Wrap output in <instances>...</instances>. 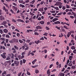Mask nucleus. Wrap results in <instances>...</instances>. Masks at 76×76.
I'll return each instance as SVG.
<instances>
[{
  "mask_svg": "<svg viewBox=\"0 0 76 76\" xmlns=\"http://www.w3.org/2000/svg\"><path fill=\"white\" fill-rule=\"evenodd\" d=\"M2 9L3 10H4L6 12V14H7V15H8L9 14V12H8V10L7 9H6V7H5V6L4 5L3 6V7L2 8Z\"/></svg>",
  "mask_w": 76,
  "mask_h": 76,
  "instance_id": "1",
  "label": "nucleus"
},
{
  "mask_svg": "<svg viewBox=\"0 0 76 76\" xmlns=\"http://www.w3.org/2000/svg\"><path fill=\"white\" fill-rule=\"evenodd\" d=\"M24 46L25 48V47L26 48H25V51L28 50L29 49V47H28V45L26 43H25V44L24 45Z\"/></svg>",
  "mask_w": 76,
  "mask_h": 76,
  "instance_id": "2",
  "label": "nucleus"
},
{
  "mask_svg": "<svg viewBox=\"0 0 76 76\" xmlns=\"http://www.w3.org/2000/svg\"><path fill=\"white\" fill-rule=\"evenodd\" d=\"M15 64L16 66H18L19 65V62L17 61H14Z\"/></svg>",
  "mask_w": 76,
  "mask_h": 76,
  "instance_id": "3",
  "label": "nucleus"
},
{
  "mask_svg": "<svg viewBox=\"0 0 76 76\" xmlns=\"http://www.w3.org/2000/svg\"><path fill=\"white\" fill-rule=\"evenodd\" d=\"M16 39H13L11 40L10 41H9L11 43V44H12L14 42H15V41H16Z\"/></svg>",
  "mask_w": 76,
  "mask_h": 76,
  "instance_id": "4",
  "label": "nucleus"
},
{
  "mask_svg": "<svg viewBox=\"0 0 76 76\" xmlns=\"http://www.w3.org/2000/svg\"><path fill=\"white\" fill-rule=\"evenodd\" d=\"M6 65H10L11 64V61L10 60L7 61L6 63Z\"/></svg>",
  "mask_w": 76,
  "mask_h": 76,
  "instance_id": "5",
  "label": "nucleus"
},
{
  "mask_svg": "<svg viewBox=\"0 0 76 76\" xmlns=\"http://www.w3.org/2000/svg\"><path fill=\"white\" fill-rule=\"evenodd\" d=\"M50 69H49L47 71V74L48 76H50V75H51V72H50Z\"/></svg>",
  "mask_w": 76,
  "mask_h": 76,
  "instance_id": "6",
  "label": "nucleus"
},
{
  "mask_svg": "<svg viewBox=\"0 0 76 76\" xmlns=\"http://www.w3.org/2000/svg\"><path fill=\"white\" fill-rule=\"evenodd\" d=\"M6 21L7 22L8 25L9 26H11V23L10 22V21L8 20H6Z\"/></svg>",
  "mask_w": 76,
  "mask_h": 76,
  "instance_id": "7",
  "label": "nucleus"
},
{
  "mask_svg": "<svg viewBox=\"0 0 76 76\" xmlns=\"http://www.w3.org/2000/svg\"><path fill=\"white\" fill-rule=\"evenodd\" d=\"M17 21L18 22H23V23H24V20H21V19H18L17 20Z\"/></svg>",
  "mask_w": 76,
  "mask_h": 76,
  "instance_id": "8",
  "label": "nucleus"
},
{
  "mask_svg": "<svg viewBox=\"0 0 76 76\" xmlns=\"http://www.w3.org/2000/svg\"><path fill=\"white\" fill-rule=\"evenodd\" d=\"M7 72L6 71H4L3 73L2 74V76H6V75H7Z\"/></svg>",
  "mask_w": 76,
  "mask_h": 76,
  "instance_id": "9",
  "label": "nucleus"
},
{
  "mask_svg": "<svg viewBox=\"0 0 76 76\" xmlns=\"http://www.w3.org/2000/svg\"><path fill=\"white\" fill-rule=\"evenodd\" d=\"M4 19V16L1 15L0 16V20H3Z\"/></svg>",
  "mask_w": 76,
  "mask_h": 76,
  "instance_id": "10",
  "label": "nucleus"
},
{
  "mask_svg": "<svg viewBox=\"0 0 76 76\" xmlns=\"http://www.w3.org/2000/svg\"><path fill=\"white\" fill-rule=\"evenodd\" d=\"M35 43H36L37 44H38L39 43H41V41H39V40H38V41H34Z\"/></svg>",
  "mask_w": 76,
  "mask_h": 76,
  "instance_id": "11",
  "label": "nucleus"
},
{
  "mask_svg": "<svg viewBox=\"0 0 76 76\" xmlns=\"http://www.w3.org/2000/svg\"><path fill=\"white\" fill-rule=\"evenodd\" d=\"M36 29H42V27L40 26H37L36 27Z\"/></svg>",
  "mask_w": 76,
  "mask_h": 76,
  "instance_id": "12",
  "label": "nucleus"
},
{
  "mask_svg": "<svg viewBox=\"0 0 76 76\" xmlns=\"http://www.w3.org/2000/svg\"><path fill=\"white\" fill-rule=\"evenodd\" d=\"M1 57H2V58H6V55H3V54H1Z\"/></svg>",
  "mask_w": 76,
  "mask_h": 76,
  "instance_id": "13",
  "label": "nucleus"
},
{
  "mask_svg": "<svg viewBox=\"0 0 76 76\" xmlns=\"http://www.w3.org/2000/svg\"><path fill=\"white\" fill-rule=\"evenodd\" d=\"M12 50H13L14 51L12 52L13 53H16V49H15L14 48H12Z\"/></svg>",
  "mask_w": 76,
  "mask_h": 76,
  "instance_id": "14",
  "label": "nucleus"
},
{
  "mask_svg": "<svg viewBox=\"0 0 76 76\" xmlns=\"http://www.w3.org/2000/svg\"><path fill=\"white\" fill-rule=\"evenodd\" d=\"M19 41L20 43H21V44L23 43V44H25V42L22 41V40H21L19 39Z\"/></svg>",
  "mask_w": 76,
  "mask_h": 76,
  "instance_id": "15",
  "label": "nucleus"
},
{
  "mask_svg": "<svg viewBox=\"0 0 76 76\" xmlns=\"http://www.w3.org/2000/svg\"><path fill=\"white\" fill-rule=\"evenodd\" d=\"M39 11L40 12H43L44 11V8L43 7L39 9Z\"/></svg>",
  "mask_w": 76,
  "mask_h": 76,
  "instance_id": "16",
  "label": "nucleus"
},
{
  "mask_svg": "<svg viewBox=\"0 0 76 76\" xmlns=\"http://www.w3.org/2000/svg\"><path fill=\"white\" fill-rule=\"evenodd\" d=\"M37 61V59H35L32 62L33 64H35V63Z\"/></svg>",
  "mask_w": 76,
  "mask_h": 76,
  "instance_id": "17",
  "label": "nucleus"
},
{
  "mask_svg": "<svg viewBox=\"0 0 76 76\" xmlns=\"http://www.w3.org/2000/svg\"><path fill=\"white\" fill-rule=\"evenodd\" d=\"M20 7H21L22 8H24V7H25V6L24 5H23L22 4H20L19 5Z\"/></svg>",
  "mask_w": 76,
  "mask_h": 76,
  "instance_id": "18",
  "label": "nucleus"
},
{
  "mask_svg": "<svg viewBox=\"0 0 76 76\" xmlns=\"http://www.w3.org/2000/svg\"><path fill=\"white\" fill-rule=\"evenodd\" d=\"M4 32L5 33H7L8 32V30L5 28L4 29Z\"/></svg>",
  "mask_w": 76,
  "mask_h": 76,
  "instance_id": "19",
  "label": "nucleus"
},
{
  "mask_svg": "<svg viewBox=\"0 0 76 76\" xmlns=\"http://www.w3.org/2000/svg\"><path fill=\"white\" fill-rule=\"evenodd\" d=\"M55 24H60V22L59 21H57L54 22Z\"/></svg>",
  "mask_w": 76,
  "mask_h": 76,
  "instance_id": "20",
  "label": "nucleus"
},
{
  "mask_svg": "<svg viewBox=\"0 0 76 76\" xmlns=\"http://www.w3.org/2000/svg\"><path fill=\"white\" fill-rule=\"evenodd\" d=\"M45 22H44V21H40L39 22V23L40 24H41V25H44V24Z\"/></svg>",
  "mask_w": 76,
  "mask_h": 76,
  "instance_id": "21",
  "label": "nucleus"
},
{
  "mask_svg": "<svg viewBox=\"0 0 76 76\" xmlns=\"http://www.w3.org/2000/svg\"><path fill=\"white\" fill-rule=\"evenodd\" d=\"M10 57L12 58L13 59L14 57V55L13 53H12L11 55H10Z\"/></svg>",
  "mask_w": 76,
  "mask_h": 76,
  "instance_id": "22",
  "label": "nucleus"
},
{
  "mask_svg": "<svg viewBox=\"0 0 76 76\" xmlns=\"http://www.w3.org/2000/svg\"><path fill=\"white\" fill-rule=\"evenodd\" d=\"M58 19L57 18H54L53 20V22H55V21H56V20H58Z\"/></svg>",
  "mask_w": 76,
  "mask_h": 76,
  "instance_id": "23",
  "label": "nucleus"
},
{
  "mask_svg": "<svg viewBox=\"0 0 76 76\" xmlns=\"http://www.w3.org/2000/svg\"><path fill=\"white\" fill-rule=\"evenodd\" d=\"M38 66V65H35L34 66H32L31 67H32V68H35V67H37Z\"/></svg>",
  "mask_w": 76,
  "mask_h": 76,
  "instance_id": "24",
  "label": "nucleus"
},
{
  "mask_svg": "<svg viewBox=\"0 0 76 76\" xmlns=\"http://www.w3.org/2000/svg\"><path fill=\"white\" fill-rule=\"evenodd\" d=\"M71 35V33L69 32L67 34V37L68 38H69L70 37V36Z\"/></svg>",
  "mask_w": 76,
  "mask_h": 76,
  "instance_id": "25",
  "label": "nucleus"
},
{
  "mask_svg": "<svg viewBox=\"0 0 76 76\" xmlns=\"http://www.w3.org/2000/svg\"><path fill=\"white\" fill-rule=\"evenodd\" d=\"M57 68H61V64H59V65L57 66Z\"/></svg>",
  "mask_w": 76,
  "mask_h": 76,
  "instance_id": "26",
  "label": "nucleus"
},
{
  "mask_svg": "<svg viewBox=\"0 0 76 76\" xmlns=\"http://www.w3.org/2000/svg\"><path fill=\"white\" fill-rule=\"evenodd\" d=\"M73 56H70L69 57V58L70 60H72V58H73Z\"/></svg>",
  "mask_w": 76,
  "mask_h": 76,
  "instance_id": "27",
  "label": "nucleus"
},
{
  "mask_svg": "<svg viewBox=\"0 0 76 76\" xmlns=\"http://www.w3.org/2000/svg\"><path fill=\"white\" fill-rule=\"evenodd\" d=\"M35 72L36 74H38L39 73V70L38 69H36L35 70Z\"/></svg>",
  "mask_w": 76,
  "mask_h": 76,
  "instance_id": "28",
  "label": "nucleus"
},
{
  "mask_svg": "<svg viewBox=\"0 0 76 76\" xmlns=\"http://www.w3.org/2000/svg\"><path fill=\"white\" fill-rule=\"evenodd\" d=\"M71 48L72 50H75L76 48L74 46H72V47Z\"/></svg>",
  "mask_w": 76,
  "mask_h": 76,
  "instance_id": "29",
  "label": "nucleus"
},
{
  "mask_svg": "<svg viewBox=\"0 0 76 76\" xmlns=\"http://www.w3.org/2000/svg\"><path fill=\"white\" fill-rule=\"evenodd\" d=\"M2 24L3 25H6V24H7V22L6 21H4L2 23Z\"/></svg>",
  "mask_w": 76,
  "mask_h": 76,
  "instance_id": "30",
  "label": "nucleus"
},
{
  "mask_svg": "<svg viewBox=\"0 0 76 76\" xmlns=\"http://www.w3.org/2000/svg\"><path fill=\"white\" fill-rule=\"evenodd\" d=\"M35 1L33 0L31 2H30V3L31 4H34V3H35Z\"/></svg>",
  "mask_w": 76,
  "mask_h": 76,
  "instance_id": "31",
  "label": "nucleus"
},
{
  "mask_svg": "<svg viewBox=\"0 0 76 76\" xmlns=\"http://www.w3.org/2000/svg\"><path fill=\"white\" fill-rule=\"evenodd\" d=\"M14 48H15V49L16 50H19V48H18V47H17V46H16V45H15L14 46Z\"/></svg>",
  "mask_w": 76,
  "mask_h": 76,
  "instance_id": "32",
  "label": "nucleus"
},
{
  "mask_svg": "<svg viewBox=\"0 0 76 76\" xmlns=\"http://www.w3.org/2000/svg\"><path fill=\"white\" fill-rule=\"evenodd\" d=\"M21 75H22V72H19L18 75V76H21Z\"/></svg>",
  "mask_w": 76,
  "mask_h": 76,
  "instance_id": "33",
  "label": "nucleus"
},
{
  "mask_svg": "<svg viewBox=\"0 0 76 76\" xmlns=\"http://www.w3.org/2000/svg\"><path fill=\"white\" fill-rule=\"evenodd\" d=\"M69 72V70H66L64 72V73H67Z\"/></svg>",
  "mask_w": 76,
  "mask_h": 76,
  "instance_id": "34",
  "label": "nucleus"
},
{
  "mask_svg": "<svg viewBox=\"0 0 76 76\" xmlns=\"http://www.w3.org/2000/svg\"><path fill=\"white\" fill-rule=\"evenodd\" d=\"M12 22H14V23H15V22H16V20H15L14 19H12Z\"/></svg>",
  "mask_w": 76,
  "mask_h": 76,
  "instance_id": "35",
  "label": "nucleus"
},
{
  "mask_svg": "<svg viewBox=\"0 0 76 76\" xmlns=\"http://www.w3.org/2000/svg\"><path fill=\"white\" fill-rule=\"evenodd\" d=\"M6 38H10V36L8 34H6V36H5Z\"/></svg>",
  "mask_w": 76,
  "mask_h": 76,
  "instance_id": "36",
  "label": "nucleus"
},
{
  "mask_svg": "<svg viewBox=\"0 0 76 76\" xmlns=\"http://www.w3.org/2000/svg\"><path fill=\"white\" fill-rule=\"evenodd\" d=\"M73 64H72V62H70L69 64V66H72Z\"/></svg>",
  "mask_w": 76,
  "mask_h": 76,
  "instance_id": "37",
  "label": "nucleus"
},
{
  "mask_svg": "<svg viewBox=\"0 0 76 76\" xmlns=\"http://www.w3.org/2000/svg\"><path fill=\"white\" fill-rule=\"evenodd\" d=\"M7 60H10V56H8L6 58Z\"/></svg>",
  "mask_w": 76,
  "mask_h": 76,
  "instance_id": "38",
  "label": "nucleus"
},
{
  "mask_svg": "<svg viewBox=\"0 0 76 76\" xmlns=\"http://www.w3.org/2000/svg\"><path fill=\"white\" fill-rule=\"evenodd\" d=\"M64 28H65L66 29H69V28H67V27L66 26H64Z\"/></svg>",
  "mask_w": 76,
  "mask_h": 76,
  "instance_id": "39",
  "label": "nucleus"
},
{
  "mask_svg": "<svg viewBox=\"0 0 76 76\" xmlns=\"http://www.w3.org/2000/svg\"><path fill=\"white\" fill-rule=\"evenodd\" d=\"M66 9H69V8H70V6H69V5L66 4Z\"/></svg>",
  "mask_w": 76,
  "mask_h": 76,
  "instance_id": "40",
  "label": "nucleus"
},
{
  "mask_svg": "<svg viewBox=\"0 0 76 76\" xmlns=\"http://www.w3.org/2000/svg\"><path fill=\"white\" fill-rule=\"evenodd\" d=\"M10 11L12 14L13 13L14 14H15V13L14 12V11H13V10H12V9H11L10 10Z\"/></svg>",
  "mask_w": 76,
  "mask_h": 76,
  "instance_id": "41",
  "label": "nucleus"
},
{
  "mask_svg": "<svg viewBox=\"0 0 76 76\" xmlns=\"http://www.w3.org/2000/svg\"><path fill=\"white\" fill-rule=\"evenodd\" d=\"M44 1H41V2H40V4L41 5H42V4H44Z\"/></svg>",
  "mask_w": 76,
  "mask_h": 76,
  "instance_id": "42",
  "label": "nucleus"
},
{
  "mask_svg": "<svg viewBox=\"0 0 76 76\" xmlns=\"http://www.w3.org/2000/svg\"><path fill=\"white\" fill-rule=\"evenodd\" d=\"M57 4H62V3H61L60 2H58L57 3L55 4V5H58Z\"/></svg>",
  "mask_w": 76,
  "mask_h": 76,
  "instance_id": "43",
  "label": "nucleus"
},
{
  "mask_svg": "<svg viewBox=\"0 0 76 76\" xmlns=\"http://www.w3.org/2000/svg\"><path fill=\"white\" fill-rule=\"evenodd\" d=\"M19 3H22L23 2V0H19L18 1Z\"/></svg>",
  "mask_w": 76,
  "mask_h": 76,
  "instance_id": "44",
  "label": "nucleus"
},
{
  "mask_svg": "<svg viewBox=\"0 0 76 76\" xmlns=\"http://www.w3.org/2000/svg\"><path fill=\"white\" fill-rule=\"evenodd\" d=\"M0 33L1 34H3V31L1 29H0Z\"/></svg>",
  "mask_w": 76,
  "mask_h": 76,
  "instance_id": "45",
  "label": "nucleus"
},
{
  "mask_svg": "<svg viewBox=\"0 0 76 76\" xmlns=\"http://www.w3.org/2000/svg\"><path fill=\"white\" fill-rule=\"evenodd\" d=\"M62 14H63V12H62L61 13H58L57 14V15H58V16H60V15H62Z\"/></svg>",
  "mask_w": 76,
  "mask_h": 76,
  "instance_id": "46",
  "label": "nucleus"
},
{
  "mask_svg": "<svg viewBox=\"0 0 76 76\" xmlns=\"http://www.w3.org/2000/svg\"><path fill=\"white\" fill-rule=\"evenodd\" d=\"M60 76H64V74L63 73H61L60 75Z\"/></svg>",
  "mask_w": 76,
  "mask_h": 76,
  "instance_id": "47",
  "label": "nucleus"
},
{
  "mask_svg": "<svg viewBox=\"0 0 76 76\" xmlns=\"http://www.w3.org/2000/svg\"><path fill=\"white\" fill-rule=\"evenodd\" d=\"M75 68H76V67H75V66L74 65L73 66H72L71 67V69H74Z\"/></svg>",
  "mask_w": 76,
  "mask_h": 76,
  "instance_id": "48",
  "label": "nucleus"
},
{
  "mask_svg": "<svg viewBox=\"0 0 76 76\" xmlns=\"http://www.w3.org/2000/svg\"><path fill=\"white\" fill-rule=\"evenodd\" d=\"M27 75H28L29 76H30L31 75V73L29 72H27L26 73Z\"/></svg>",
  "mask_w": 76,
  "mask_h": 76,
  "instance_id": "49",
  "label": "nucleus"
},
{
  "mask_svg": "<svg viewBox=\"0 0 76 76\" xmlns=\"http://www.w3.org/2000/svg\"><path fill=\"white\" fill-rule=\"evenodd\" d=\"M16 35L18 37H19L20 36V34L19 33H17Z\"/></svg>",
  "mask_w": 76,
  "mask_h": 76,
  "instance_id": "50",
  "label": "nucleus"
},
{
  "mask_svg": "<svg viewBox=\"0 0 76 76\" xmlns=\"http://www.w3.org/2000/svg\"><path fill=\"white\" fill-rule=\"evenodd\" d=\"M12 8H13L14 9H15V10L17 9V7L15 6H12Z\"/></svg>",
  "mask_w": 76,
  "mask_h": 76,
  "instance_id": "51",
  "label": "nucleus"
},
{
  "mask_svg": "<svg viewBox=\"0 0 76 76\" xmlns=\"http://www.w3.org/2000/svg\"><path fill=\"white\" fill-rule=\"evenodd\" d=\"M23 63H26V60H25V59H23Z\"/></svg>",
  "mask_w": 76,
  "mask_h": 76,
  "instance_id": "52",
  "label": "nucleus"
},
{
  "mask_svg": "<svg viewBox=\"0 0 76 76\" xmlns=\"http://www.w3.org/2000/svg\"><path fill=\"white\" fill-rule=\"evenodd\" d=\"M64 25H67L68 26H69L70 25V24H68L66 22H64Z\"/></svg>",
  "mask_w": 76,
  "mask_h": 76,
  "instance_id": "53",
  "label": "nucleus"
},
{
  "mask_svg": "<svg viewBox=\"0 0 76 76\" xmlns=\"http://www.w3.org/2000/svg\"><path fill=\"white\" fill-rule=\"evenodd\" d=\"M48 34L47 32H45L44 34H43V35H46V36H47V35Z\"/></svg>",
  "mask_w": 76,
  "mask_h": 76,
  "instance_id": "54",
  "label": "nucleus"
},
{
  "mask_svg": "<svg viewBox=\"0 0 76 76\" xmlns=\"http://www.w3.org/2000/svg\"><path fill=\"white\" fill-rule=\"evenodd\" d=\"M57 69H53L51 71V72H56V71Z\"/></svg>",
  "mask_w": 76,
  "mask_h": 76,
  "instance_id": "55",
  "label": "nucleus"
},
{
  "mask_svg": "<svg viewBox=\"0 0 76 76\" xmlns=\"http://www.w3.org/2000/svg\"><path fill=\"white\" fill-rule=\"evenodd\" d=\"M61 32H64L65 31V30H64V29H61Z\"/></svg>",
  "mask_w": 76,
  "mask_h": 76,
  "instance_id": "56",
  "label": "nucleus"
},
{
  "mask_svg": "<svg viewBox=\"0 0 76 76\" xmlns=\"http://www.w3.org/2000/svg\"><path fill=\"white\" fill-rule=\"evenodd\" d=\"M34 35H39V33H38V32H34Z\"/></svg>",
  "mask_w": 76,
  "mask_h": 76,
  "instance_id": "57",
  "label": "nucleus"
},
{
  "mask_svg": "<svg viewBox=\"0 0 76 76\" xmlns=\"http://www.w3.org/2000/svg\"><path fill=\"white\" fill-rule=\"evenodd\" d=\"M55 9L56 10H59V9L58 8V7H56L55 8Z\"/></svg>",
  "mask_w": 76,
  "mask_h": 76,
  "instance_id": "58",
  "label": "nucleus"
},
{
  "mask_svg": "<svg viewBox=\"0 0 76 76\" xmlns=\"http://www.w3.org/2000/svg\"><path fill=\"white\" fill-rule=\"evenodd\" d=\"M30 41H31V40L28 39L26 41V42H27L28 43H29V42H30Z\"/></svg>",
  "mask_w": 76,
  "mask_h": 76,
  "instance_id": "59",
  "label": "nucleus"
},
{
  "mask_svg": "<svg viewBox=\"0 0 76 76\" xmlns=\"http://www.w3.org/2000/svg\"><path fill=\"white\" fill-rule=\"evenodd\" d=\"M69 11H70V10H69V9H66V10L65 12H68Z\"/></svg>",
  "mask_w": 76,
  "mask_h": 76,
  "instance_id": "60",
  "label": "nucleus"
},
{
  "mask_svg": "<svg viewBox=\"0 0 76 76\" xmlns=\"http://www.w3.org/2000/svg\"><path fill=\"white\" fill-rule=\"evenodd\" d=\"M22 64H23V62L22 61V60H21L20 61V65H22Z\"/></svg>",
  "mask_w": 76,
  "mask_h": 76,
  "instance_id": "61",
  "label": "nucleus"
},
{
  "mask_svg": "<svg viewBox=\"0 0 76 76\" xmlns=\"http://www.w3.org/2000/svg\"><path fill=\"white\" fill-rule=\"evenodd\" d=\"M12 4H13V5H14V6H17V4L15 3H12Z\"/></svg>",
  "mask_w": 76,
  "mask_h": 76,
  "instance_id": "62",
  "label": "nucleus"
},
{
  "mask_svg": "<svg viewBox=\"0 0 76 76\" xmlns=\"http://www.w3.org/2000/svg\"><path fill=\"white\" fill-rule=\"evenodd\" d=\"M73 53L74 54H76V50H75L73 51Z\"/></svg>",
  "mask_w": 76,
  "mask_h": 76,
  "instance_id": "63",
  "label": "nucleus"
},
{
  "mask_svg": "<svg viewBox=\"0 0 76 76\" xmlns=\"http://www.w3.org/2000/svg\"><path fill=\"white\" fill-rule=\"evenodd\" d=\"M62 9H63V10H65V9H66V7L63 6Z\"/></svg>",
  "mask_w": 76,
  "mask_h": 76,
  "instance_id": "64",
  "label": "nucleus"
}]
</instances>
